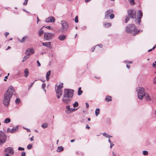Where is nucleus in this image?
Masks as SVG:
<instances>
[{
	"label": "nucleus",
	"instance_id": "obj_19",
	"mask_svg": "<svg viewBox=\"0 0 156 156\" xmlns=\"http://www.w3.org/2000/svg\"><path fill=\"white\" fill-rule=\"evenodd\" d=\"M24 76L26 77H27L29 75V70L28 69H25L24 71Z\"/></svg>",
	"mask_w": 156,
	"mask_h": 156
},
{
	"label": "nucleus",
	"instance_id": "obj_40",
	"mask_svg": "<svg viewBox=\"0 0 156 156\" xmlns=\"http://www.w3.org/2000/svg\"><path fill=\"white\" fill-rule=\"evenodd\" d=\"M75 22L76 23H77L78 22V17L77 16H76L75 17Z\"/></svg>",
	"mask_w": 156,
	"mask_h": 156
},
{
	"label": "nucleus",
	"instance_id": "obj_51",
	"mask_svg": "<svg viewBox=\"0 0 156 156\" xmlns=\"http://www.w3.org/2000/svg\"><path fill=\"white\" fill-rule=\"evenodd\" d=\"M155 46H154L152 49H151L149 50L148 51V52H150V51H151L152 50H153L154 49H155Z\"/></svg>",
	"mask_w": 156,
	"mask_h": 156
},
{
	"label": "nucleus",
	"instance_id": "obj_61",
	"mask_svg": "<svg viewBox=\"0 0 156 156\" xmlns=\"http://www.w3.org/2000/svg\"><path fill=\"white\" fill-rule=\"evenodd\" d=\"M21 74V73L20 71H19L18 72V73H17V76H19L20 74Z\"/></svg>",
	"mask_w": 156,
	"mask_h": 156
},
{
	"label": "nucleus",
	"instance_id": "obj_64",
	"mask_svg": "<svg viewBox=\"0 0 156 156\" xmlns=\"http://www.w3.org/2000/svg\"><path fill=\"white\" fill-rule=\"evenodd\" d=\"M86 128L87 129H90V127L88 126V125H87L86 126Z\"/></svg>",
	"mask_w": 156,
	"mask_h": 156
},
{
	"label": "nucleus",
	"instance_id": "obj_46",
	"mask_svg": "<svg viewBox=\"0 0 156 156\" xmlns=\"http://www.w3.org/2000/svg\"><path fill=\"white\" fill-rule=\"evenodd\" d=\"M124 62H126V63H127V64H132L133 63L131 61H125Z\"/></svg>",
	"mask_w": 156,
	"mask_h": 156
},
{
	"label": "nucleus",
	"instance_id": "obj_21",
	"mask_svg": "<svg viewBox=\"0 0 156 156\" xmlns=\"http://www.w3.org/2000/svg\"><path fill=\"white\" fill-rule=\"evenodd\" d=\"M112 24L111 23H106L104 24V26L105 27L108 28L111 26Z\"/></svg>",
	"mask_w": 156,
	"mask_h": 156
},
{
	"label": "nucleus",
	"instance_id": "obj_2",
	"mask_svg": "<svg viewBox=\"0 0 156 156\" xmlns=\"http://www.w3.org/2000/svg\"><path fill=\"white\" fill-rule=\"evenodd\" d=\"M128 15L132 19L136 18V17L137 19L135 20V23L138 24L140 23V20L143 16V13L141 10H138L136 12L135 10L130 9L128 11Z\"/></svg>",
	"mask_w": 156,
	"mask_h": 156
},
{
	"label": "nucleus",
	"instance_id": "obj_52",
	"mask_svg": "<svg viewBox=\"0 0 156 156\" xmlns=\"http://www.w3.org/2000/svg\"><path fill=\"white\" fill-rule=\"evenodd\" d=\"M46 28L49 29V30H51L52 29V28L50 26H47L45 27Z\"/></svg>",
	"mask_w": 156,
	"mask_h": 156
},
{
	"label": "nucleus",
	"instance_id": "obj_16",
	"mask_svg": "<svg viewBox=\"0 0 156 156\" xmlns=\"http://www.w3.org/2000/svg\"><path fill=\"white\" fill-rule=\"evenodd\" d=\"M51 42H44L42 43V44L43 46H46L47 47H49V48H51Z\"/></svg>",
	"mask_w": 156,
	"mask_h": 156
},
{
	"label": "nucleus",
	"instance_id": "obj_17",
	"mask_svg": "<svg viewBox=\"0 0 156 156\" xmlns=\"http://www.w3.org/2000/svg\"><path fill=\"white\" fill-rule=\"evenodd\" d=\"M66 37V36L65 35H61L58 37V39L61 41L64 40Z\"/></svg>",
	"mask_w": 156,
	"mask_h": 156
},
{
	"label": "nucleus",
	"instance_id": "obj_25",
	"mask_svg": "<svg viewBox=\"0 0 156 156\" xmlns=\"http://www.w3.org/2000/svg\"><path fill=\"white\" fill-rule=\"evenodd\" d=\"M105 100L107 101L108 102L112 101V98L110 96H107L105 98Z\"/></svg>",
	"mask_w": 156,
	"mask_h": 156
},
{
	"label": "nucleus",
	"instance_id": "obj_13",
	"mask_svg": "<svg viewBox=\"0 0 156 156\" xmlns=\"http://www.w3.org/2000/svg\"><path fill=\"white\" fill-rule=\"evenodd\" d=\"M5 152L13 154L14 153L13 149L12 147H8L5 149Z\"/></svg>",
	"mask_w": 156,
	"mask_h": 156
},
{
	"label": "nucleus",
	"instance_id": "obj_1",
	"mask_svg": "<svg viewBox=\"0 0 156 156\" xmlns=\"http://www.w3.org/2000/svg\"><path fill=\"white\" fill-rule=\"evenodd\" d=\"M14 92H15V89L14 87L12 86H10L5 93L2 103L5 107H8L9 105L10 104V99Z\"/></svg>",
	"mask_w": 156,
	"mask_h": 156
},
{
	"label": "nucleus",
	"instance_id": "obj_28",
	"mask_svg": "<svg viewBox=\"0 0 156 156\" xmlns=\"http://www.w3.org/2000/svg\"><path fill=\"white\" fill-rule=\"evenodd\" d=\"M100 109L99 108H97L95 111V114L96 116H98L99 114Z\"/></svg>",
	"mask_w": 156,
	"mask_h": 156
},
{
	"label": "nucleus",
	"instance_id": "obj_3",
	"mask_svg": "<svg viewBox=\"0 0 156 156\" xmlns=\"http://www.w3.org/2000/svg\"><path fill=\"white\" fill-rule=\"evenodd\" d=\"M125 31L126 33L132 34L133 35H135L137 34L140 31V30H138L136 26L133 24H129L126 27Z\"/></svg>",
	"mask_w": 156,
	"mask_h": 156
},
{
	"label": "nucleus",
	"instance_id": "obj_41",
	"mask_svg": "<svg viewBox=\"0 0 156 156\" xmlns=\"http://www.w3.org/2000/svg\"><path fill=\"white\" fill-rule=\"evenodd\" d=\"M103 135L108 138V134L106 133H103Z\"/></svg>",
	"mask_w": 156,
	"mask_h": 156
},
{
	"label": "nucleus",
	"instance_id": "obj_39",
	"mask_svg": "<svg viewBox=\"0 0 156 156\" xmlns=\"http://www.w3.org/2000/svg\"><path fill=\"white\" fill-rule=\"evenodd\" d=\"M51 71L50 70H49L46 73V76H49L51 74Z\"/></svg>",
	"mask_w": 156,
	"mask_h": 156
},
{
	"label": "nucleus",
	"instance_id": "obj_4",
	"mask_svg": "<svg viewBox=\"0 0 156 156\" xmlns=\"http://www.w3.org/2000/svg\"><path fill=\"white\" fill-rule=\"evenodd\" d=\"M136 91L137 93L138 98L140 100H143L146 94L144 88L142 87H139L136 88Z\"/></svg>",
	"mask_w": 156,
	"mask_h": 156
},
{
	"label": "nucleus",
	"instance_id": "obj_62",
	"mask_svg": "<svg viewBox=\"0 0 156 156\" xmlns=\"http://www.w3.org/2000/svg\"><path fill=\"white\" fill-rule=\"evenodd\" d=\"M126 67L128 68L129 69L130 68V66H129L128 64H126Z\"/></svg>",
	"mask_w": 156,
	"mask_h": 156
},
{
	"label": "nucleus",
	"instance_id": "obj_30",
	"mask_svg": "<svg viewBox=\"0 0 156 156\" xmlns=\"http://www.w3.org/2000/svg\"><path fill=\"white\" fill-rule=\"evenodd\" d=\"M11 120L9 118H7L5 119L4 121V122L6 123H7L9 122Z\"/></svg>",
	"mask_w": 156,
	"mask_h": 156
},
{
	"label": "nucleus",
	"instance_id": "obj_35",
	"mask_svg": "<svg viewBox=\"0 0 156 156\" xmlns=\"http://www.w3.org/2000/svg\"><path fill=\"white\" fill-rule=\"evenodd\" d=\"M129 19H130V18L129 17H128V16H126V19H125V23H127L129 21Z\"/></svg>",
	"mask_w": 156,
	"mask_h": 156
},
{
	"label": "nucleus",
	"instance_id": "obj_5",
	"mask_svg": "<svg viewBox=\"0 0 156 156\" xmlns=\"http://www.w3.org/2000/svg\"><path fill=\"white\" fill-rule=\"evenodd\" d=\"M74 91L70 89H65L64 91L63 97L64 98H72L73 95V92Z\"/></svg>",
	"mask_w": 156,
	"mask_h": 156
},
{
	"label": "nucleus",
	"instance_id": "obj_56",
	"mask_svg": "<svg viewBox=\"0 0 156 156\" xmlns=\"http://www.w3.org/2000/svg\"><path fill=\"white\" fill-rule=\"evenodd\" d=\"M37 63L38 64L37 66L38 67L40 66L41 65L38 61H37Z\"/></svg>",
	"mask_w": 156,
	"mask_h": 156
},
{
	"label": "nucleus",
	"instance_id": "obj_43",
	"mask_svg": "<svg viewBox=\"0 0 156 156\" xmlns=\"http://www.w3.org/2000/svg\"><path fill=\"white\" fill-rule=\"evenodd\" d=\"M28 0H25L24 2L23 3V5H26L27 3Z\"/></svg>",
	"mask_w": 156,
	"mask_h": 156
},
{
	"label": "nucleus",
	"instance_id": "obj_14",
	"mask_svg": "<svg viewBox=\"0 0 156 156\" xmlns=\"http://www.w3.org/2000/svg\"><path fill=\"white\" fill-rule=\"evenodd\" d=\"M63 98L62 100V101L65 103L67 104L70 103L71 101V98Z\"/></svg>",
	"mask_w": 156,
	"mask_h": 156
},
{
	"label": "nucleus",
	"instance_id": "obj_31",
	"mask_svg": "<svg viewBox=\"0 0 156 156\" xmlns=\"http://www.w3.org/2000/svg\"><path fill=\"white\" fill-rule=\"evenodd\" d=\"M15 102L16 104H18L20 102V99L17 98L15 100Z\"/></svg>",
	"mask_w": 156,
	"mask_h": 156
},
{
	"label": "nucleus",
	"instance_id": "obj_45",
	"mask_svg": "<svg viewBox=\"0 0 156 156\" xmlns=\"http://www.w3.org/2000/svg\"><path fill=\"white\" fill-rule=\"evenodd\" d=\"M153 66L154 68H156V61L153 63Z\"/></svg>",
	"mask_w": 156,
	"mask_h": 156
},
{
	"label": "nucleus",
	"instance_id": "obj_7",
	"mask_svg": "<svg viewBox=\"0 0 156 156\" xmlns=\"http://www.w3.org/2000/svg\"><path fill=\"white\" fill-rule=\"evenodd\" d=\"M61 24L62 26V27L60 30L59 31L62 32L66 30L68 28V25L66 22L65 21H62L61 22Z\"/></svg>",
	"mask_w": 156,
	"mask_h": 156
},
{
	"label": "nucleus",
	"instance_id": "obj_37",
	"mask_svg": "<svg viewBox=\"0 0 156 156\" xmlns=\"http://www.w3.org/2000/svg\"><path fill=\"white\" fill-rule=\"evenodd\" d=\"M143 154L144 155H147L148 154V152L147 151H143Z\"/></svg>",
	"mask_w": 156,
	"mask_h": 156
},
{
	"label": "nucleus",
	"instance_id": "obj_49",
	"mask_svg": "<svg viewBox=\"0 0 156 156\" xmlns=\"http://www.w3.org/2000/svg\"><path fill=\"white\" fill-rule=\"evenodd\" d=\"M34 82H33V83L31 84V85H30L29 86H28V87H29V88H28V90H29L30 89V88L31 87L33 86V84H34Z\"/></svg>",
	"mask_w": 156,
	"mask_h": 156
},
{
	"label": "nucleus",
	"instance_id": "obj_48",
	"mask_svg": "<svg viewBox=\"0 0 156 156\" xmlns=\"http://www.w3.org/2000/svg\"><path fill=\"white\" fill-rule=\"evenodd\" d=\"M18 150L19 151H23L24 150V149L23 148L20 147L18 148Z\"/></svg>",
	"mask_w": 156,
	"mask_h": 156
},
{
	"label": "nucleus",
	"instance_id": "obj_47",
	"mask_svg": "<svg viewBox=\"0 0 156 156\" xmlns=\"http://www.w3.org/2000/svg\"><path fill=\"white\" fill-rule=\"evenodd\" d=\"M46 86V84L45 83H43L42 85V87L43 89H44Z\"/></svg>",
	"mask_w": 156,
	"mask_h": 156
},
{
	"label": "nucleus",
	"instance_id": "obj_6",
	"mask_svg": "<svg viewBox=\"0 0 156 156\" xmlns=\"http://www.w3.org/2000/svg\"><path fill=\"white\" fill-rule=\"evenodd\" d=\"M7 140V137L5 133L2 131H0V145L4 143Z\"/></svg>",
	"mask_w": 156,
	"mask_h": 156
},
{
	"label": "nucleus",
	"instance_id": "obj_12",
	"mask_svg": "<svg viewBox=\"0 0 156 156\" xmlns=\"http://www.w3.org/2000/svg\"><path fill=\"white\" fill-rule=\"evenodd\" d=\"M34 53V51L33 48H29L26 51L25 53L27 55H30Z\"/></svg>",
	"mask_w": 156,
	"mask_h": 156
},
{
	"label": "nucleus",
	"instance_id": "obj_50",
	"mask_svg": "<svg viewBox=\"0 0 156 156\" xmlns=\"http://www.w3.org/2000/svg\"><path fill=\"white\" fill-rule=\"evenodd\" d=\"M153 82L154 83L156 84V76L154 79Z\"/></svg>",
	"mask_w": 156,
	"mask_h": 156
},
{
	"label": "nucleus",
	"instance_id": "obj_58",
	"mask_svg": "<svg viewBox=\"0 0 156 156\" xmlns=\"http://www.w3.org/2000/svg\"><path fill=\"white\" fill-rule=\"evenodd\" d=\"M9 34V33L8 32H5V34L6 37H7V35H8Z\"/></svg>",
	"mask_w": 156,
	"mask_h": 156
},
{
	"label": "nucleus",
	"instance_id": "obj_22",
	"mask_svg": "<svg viewBox=\"0 0 156 156\" xmlns=\"http://www.w3.org/2000/svg\"><path fill=\"white\" fill-rule=\"evenodd\" d=\"M55 91L57 94H58V93H62V90L60 89H58L55 87Z\"/></svg>",
	"mask_w": 156,
	"mask_h": 156
},
{
	"label": "nucleus",
	"instance_id": "obj_33",
	"mask_svg": "<svg viewBox=\"0 0 156 156\" xmlns=\"http://www.w3.org/2000/svg\"><path fill=\"white\" fill-rule=\"evenodd\" d=\"M73 106L74 108L78 107V103L76 101L73 104Z\"/></svg>",
	"mask_w": 156,
	"mask_h": 156
},
{
	"label": "nucleus",
	"instance_id": "obj_10",
	"mask_svg": "<svg viewBox=\"0 0 156 156\" xmlns=\"http://www.w3.org/2000/svg\"><path fill=\"white\" fill-rule=\"evenodd\" d=\"M113 12V11L112 9H109L107 10L105 12L104 19H108L109 16L111 13Z\"/></svg>",
	"mask_w": 156,
	"mask_h": 156
},
{
	"label": "nucleus",
	"instance_id": "obj_60",
	"mask_svg": "<svg viewBox=\"0 0 156 156\" xmlns=\"http://www.w3.org/2000/svg\"><path fill=\"white\" fill-rule=\"evenodd\" d=\"M112 156H116V155L115 153L113 152H112Z\"/></svg>",
	"mask_w": 156,
	"mask_h": 156
},
{
	"label": "nucleus",
	"instance_id": "obj_24",
	"mask_svg": "<svg viewBox=\"0 0 156 156\" xmlns=\"http://www.w3.org/2000/svg\"><path fill=\"white\" fill-rule=\"evenodd\" d=\"M63 83L61 84V85H60L58 84V83H57L55 86V87H56V88H58V89H60L61 90L62 88L63 87V86L62 85Z\"/></svg>",
	"mask_w": 156,
	"mask_h": 156
},
{
	"label": "nucleus",
	"instance_id": "obj_32",
	"mask_svg": "<svg viewBox=\"0 0 156 156\" xmlns=\"http://www.w3.org/2000/svg\"><path fill=\"white\" fill-rule=\"evenodd\" d=\"M131 5H133L135 4L134 0H128Z\"/></svg>",
	"mask_w": 156,
	"mask_h": 156
},
{
	"label": "nucleus",
	"instance_id": "obj_8",
	"mask_svg": "<svg viewBox=\"0 0 156 156\" xmlns=\"http://www.w3.org/2000/svg\"><path fill=\"white\" fill-rule=\"evenodd\" d=\"M54 36L55 35L53 34L45 32L44 33V38L47 41H50Z\"/></svg>",
	"mask_w": 156,
	"mask_h": 156
},
{
	"label": "nucleus",
	"instance_id": "obj_59",
	"mask_svg": "<svg viewBox=\"0 0 156 156\" xmlns=\"http://www.w3.org/2000/svg\"><path fill=\"white\" fill-rule=\"evenodd\" d=\"M99 46L101 48L102 47V45L101 44H99L98 45H96V46Z\"/></svg>",
	"mask_w": 156,
	"mask_h": 156
},
{
	"label": "nucleus",
	"instance_id": "obj_54",
	"mask_svg": "<svg viewBox=\"0 0 156 156\" xmlns=\"http://www.w3.org/2000/svg\"><path fill=\"white\" fill-rule=\"evenodd\" d=\"M110 148H111L112 147L114 146V144L112 143H110Z\"/></svg>",
	"mask_w": 156,
	"mask_h": 156
},
{
	"label": "nucleus",
	"instance_id": "obj_26",
	"mask_svg": "<svg viewBox=\"0 0 156 156\" xmlns=\"http://www.w3.org/2000/svg\"><path fill=\"white\" fill-rule=\"evenodd\" d=\"M27 38V37L26 36H25L22 38L21 40L18 39V41H20L21 43L23 42Z\"/></svg>",
	"mask_w": 156,
	"mask_h": 156
},
{
	"label": "nucleus",
	"instance_id": "obj_27",
	"mask_svg": "<svg viewBox=\"0 0 156 156\" xmlns=\"http://www.w3.org/2000/svg\"><path fill=\"white\" fill-rule=\"evenodd\" d=\"M48 126V124L47 123H45L42 124L41 127L44 128L45 129L47 128Z\"/></svg>",
	"mask_w": 156,
	"mask_h": 156
},
{
	"label": "nucleus",
	"instance_id": "obj_55",
	"mask_svg": "<svg viewBox=\"0 0 156 156\" xmlns=\"http://www.w3.org/2000/svg\"><path fill=\"white\" fill-rule=\"evenodd\" d=\"M86 106L87 108H88L89 107V104L87 103L86 102Z\"/></svg>",
	"mask_w": 156,
	"mask_h": 156
},
{
	"label": "nucleus",
	"instance_id": "obj_11",
	"mask_svg": "<svg viewBox=\"0 0 156 156\" xmlns=\"http://www.w3.org/2000/svg\"><path fill=\"white\" fill-rule=\"evenodd\" d=\"M45 22L46 23H54L55 22V18L52 16H50L47 18L45 20Z\"/></svg>",
	"mask_w": 156,
	"mask_h": 156
},
{
	"label": "nucleus",
	"instance_id": "obj_34",
	"mask_svg": "<svg viewBox=\"0 0 156 156\" xmlns=\"http://www.w3.org/2000/svg\"><path fill=\"white\" fill-rule=\"evenodd\" d=\"M32 147V144H30L27 146V148L28 150H30L31 149Z\"/></svg>",
	"mask_w": 156,
	"mask_h": 156
},
{
	"label": "nucleus",
	"instance_id": "obj_15",
	"mask_svg": "<svg viewBox=\"0 0 156 156\" xmlns=\"http://www.w3.org/2000/svg\"><path fill=\"white\" fill-rule=\"evenodd\" d=\"M145 97L146 101H152V99L148 94L146 93Z\"/></svg>",
	"mask_w": 156,
	"mask_h": 156
},
{
	"label": "nucleus",
	"instance_id": "obj_57",
	"mask_svg": "<svg viewBox=\"0 0 156 156\" xmlns=\"http://www.w3.org/2000/svg\"><path fill=\"white\" fill-rule=\"evenodd\" d=\"M8 76H6L5 77V79H4V81H7V80H6V79L8 78Z\"/></svg>",
	"mask_w": 156,
	"mask_h": 156
},
{
	"label": "nucleus",
	"instance_id": "obj_42",
	"mask_svg": "<svg viewBox=\"0 0 156 156\" xmlns=\"http://www.w3.org/2000/svg\"><path fill=\"white\" fill-rule=\"evenodd\" d=\"M57 98H59L62 95V93H58V94H57Z\"/></svg>",
	"mask_w": 156,
	"mask_h": 156
},
{
	"label": "nucleus",
	"instance_id": "obj_29",
	"mask_svg": "<svg viewBox=\"0 0 156 156\" xmlns=\"http://www.w3.org/2000/svg\"><path fill=\"white\" fill-rule=\"evenodd\" d=\"M83 92L81 90V87H80L78 89V95H81Z\"/></svg>",
	"mask_w": 156,
	"mask_h": 156
},
{
	"label": "nucleus",
	"instance_id": "obj_44",
	"mask_svg": "<svg viewBox=\"0 0 156 156\" xmlns=\"http://www.w3.org/2000/svg\"><path fill=\"white\" fill-rule=\"evenodd\" d=\"M66 108L68 109L67 110H70L71 109L70 108V106L69 105H67L66 107Z\"/></svg>",
	"mask_w": 156,
	"mask_h": 156
},
{
	"label": "nucleus",
	"instance_id": "obj_18",
	"mask_svg": "<svg viewBox=\"0 0 156 156\" xmlns=\"http://www.w3.org/2000/svg\"><path fill=\"white\" fill-rule=\"evenodd\" d=\"M77 109V108H71L70 110H66V112L69 114L76 110Z\"/></svg>",
	"mask_w": 156,
	"mask_h": 156
},
{
	"label": "nucleus",
	"instance_id": "obj_23",
	"mask_svg": "<svg viewBox=\"0 0 156 156\" xmlns=\"http://www.w3.org/2000/svg\"><path fill=\"white\" fill-rule=\"evenodd\" d=\"M63 147L62 146H59L58 147L57 149V151L58 152H60L61 151H63Z\"/></svg>",
	"mask_w": 156,
	"mask_h": 156
},
{
	"label": "nucleus",
	"instance_id": "obj_9",
	"mask_svg": "<svg viewBox=\"0 0 156 156\" xmlns=\"http://www.w3.org/2000/svg\"><path fill=\"white\" fill-rule=\"evenodd\" d=\"M18 128L19 126H17L16 127H13L11 129L8 128L7 129V132L14 133L18 130Z\"/></svg>",
	"mask_w": 156,
	"mask_h": 156
},
{
	"label": "nucleus",
	"instance_id": "obj_38",
	"mask_svg": "<svg viewBox=\"0 0 156 156\" xmlns=\"http://www.w3.org/2000/svg\"><path fill=\"white\" fill-rule=\"evenodd\" d=\"M28 58V57L27 56H24L22 60V62H23L26 61L27 59Z\"/></svg>",
	"mask_w": 156,
	"mask_h": 156
},
{
	"label": "nucleus",
	"instance_id": "obj_63",
	"mask_svg": "<svg viewBox=\"0 0 156 156\" xmlns=\"http://www.w3.org/2000/svg\"><path fill=\"white\" fill-rule=\"evenodd\" d=\"M95 48L94 47L93 48L91 49V51L92 52L94 51V50Z\"/></svg>",
	"mask_w": 156,
	"mask_h": 156
},
{
	"label": "nucleus",
	"instance_id": "obj_20",
	"mask_svg": "<svg viewBox=\"0 0 156 156\" xmlns=\"http://www.w3.org/2000/svg\"><path fill=\"white\" fill-rule=\"evenodd\" d=\"M44 33L42 28H41L38 31V36L40 37Z\"/></svg>",
	"mask_w": 156,
	"mask_h": 156
},
{
	"label": "nucleus",
	"instance_id": "obj_36",
	"mask_svg": "<svg viewBox=\"0 0 156 156\" xmlns=\"http://www.w3.org/2000/svg\"><path fill=\"white\" fill-rule=\"evenodd\" d=\"M109 17L111 19H113L114 17V15L112 13H111L109 15Z\"/></svg>",
	"mask_w": 156,
	"mask_h": 156
},
{
	"label": "nucleus",
	"instance_id": "obj_53",
	"mask_svg": "<svg viewBox=\"0 0 156 156\" xmlns=\"http://www.w3.org/2000/svg\"><path fill=\"white\" fill-rule=\"evenodd\" d=\"M26 153L24 152H22V153L21 156H25Z\"/></svg>",
	"mask_w": 156,
	"mask_h": 156
}]
</instances>
